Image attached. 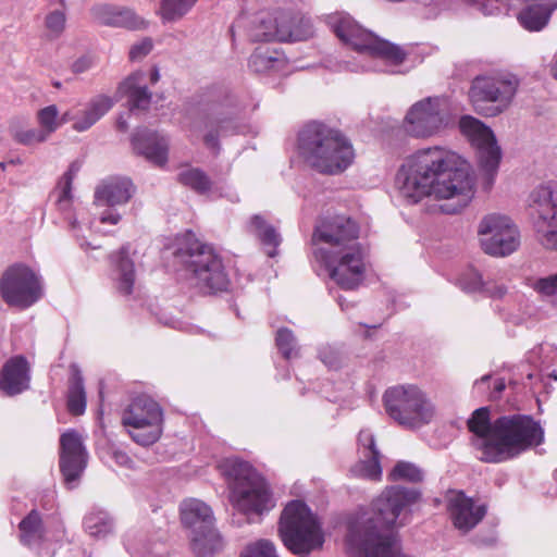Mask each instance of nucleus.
Wrapping results in <instances>:
<instances>
[{
	"label": "nucleus",
	"mask_w": 557,
	"mask_h": 557,
	"mask_svg": "<svg viewBox=\"0 0 557 557\" xmlns=\"http://www.w3.org/2000/svg\"><path fill=\"white\" fill-rule=\"evenodd\" d=\"M135 193L133 183L126 177H111L95 190V202L103 206H120L128 202Z\"/></svg>",
	"instance_id": "5701e85b"
},
{
	"label": "nucleus",
	"mask_w": 557,
	"mask_h": 557,
	"mask_svg": "<svg viewBox=\"0 0 557 557\" xmlns=\"http://www.w3.org/2000/svg\"><path fill=\"white\" fill-rule=\"evenodd\" d=\"M447 126L437 97H428L413 103L403 121V131L416 139H429L440 135Z\"/></svg>",
	"instance_id": "2eb2a0df"
},
{
	"label": "nucleus",
	"mask_w": 557,
	"mask_h": 557,
	"mask_svg": "<svg viewBox=\"0 0 557 557\" xmlns=\"http://www.w3.org/2000/svg\"><path fill=\"white\" fill-rule=\"evenodd\" d=\"M86 532L95 539H104L114 531V522L103 510L88 513L84 519Z\"/></svg>",
	"instance_id": "c9c22d12"
},
{
	"label": "nucleus",
	"mask_w": 557,
	"mask_h": 557,
	"mask_svg": "<svg viewBox=\"0 0 557 557\" xmlns=\"http://www.w3.org/2000/svg\"><path fill=\"white\" fill-rule=\"evenodd\" d=\"M152 50V41L149 38H145L139 42L132 46L129 50V59L132 61L141 60Z\"/></svg>",
	"instance_id": "5fc2aeb1"
},
{
	"label": "nucleus",
	"mask_w": 557,
	"mask_h": 557,
	"mask_svg": "<svg viewBox=\"0 0 557 557\" xmlns=\"http://www.w3.org/2000/svg\"><path fill=\"white\" fill-rule=\"evenodd\" d=\"M122 424L135 443L149 446L158 442L162 435L164 412L153 398L139 395L123 410Z\"/></svg>",
	"instance_id": "9b49d317"
},
{
	"label": "nucleus",
	"mask_w": 557,
	"mask_h": 557,
	"mask_svg": "<svg viewBox=\"0 0 557 557\" xmlns=\"http://www.w3.org/2000/svg\"><path fill=\"white\" fill-rule=\"evenodd\" d=\"M134 150L157 165L168 160V140L156 133L140 132L133 137Z\"/></svg>",
	"instance_id": "393cba45"
},
{
	"label": "nucleus",
	"mask_w": 557,
	"mask_h": 557,
	"mask_svg": "<svg viewBox=\"0 0 557 557\" xmlns=\"http://www.w3.org/2000/svg\"><path fill=\"white\" fill-rule=\"evenodd\" d=\"M13 137L17 143L27 146L45 143L49 138L40 128L15 131Z\"/></svg>",
	"instance_id": "8fccbe9b"
},
{
	"label": "nucleus",
	"mask_w": 557,
	"mask_h": 557,
	"mask_svg": "<svg viewBox=\"0 0 557 557\" xmlns=\"http://www.w3.org/2000/svg\"><path fill=\"white\" fill-rule=\"evenodd\" d=\"M488 379H490V376L485 375V376H483V377L481 379V381H482V382H484V381H486V380H488Z\"/></svg>",
	"instance_id": "338daca9"
},
{
	"label": "nucleus",
	"mask_w": 557,
	"mask_h": 557,
	"mask_svg": "<svg viewBox=\"0 0 557 557\" xmlns=\"http://www.w3.org/2000/svg\"><path fill=\"white\" fill-rule=\"evenodd\" d=\"M327 25L344 45L361 54L369 55L375 62L373 65H362L361 70L363 71L389 72V70L381 67L377 62L399 65L406 60L407 53L401 47L377 37L346 13L329 15Z\"/></svg>",
	"instance_id": "20e7f679"
},
{
	"label": "nucleus",
	"mask_w": 557,
	"mask_h": 557,
	"mask_svg": "<svg viewBox=\"0 0 557 557\" xmlns=\"http://www.w3.org/2000/svg\"><path fill=\"white\" fill-rule=\"evenodd\" d=\"M275 26L278 32L287 33V36L276 35L278 41H298L305 40L312 35L309 21L304 20L298 13L293 11L276 10Z\"/></svg>",
	"instance_id": "a878e982"
},
{
	"label": "nucleus",
	"mask_w": 557,
	"mask_h": 557,
	"mask_svg": "<svg viewBox=\"0 0 557 557\" xmlns=\"http://www.w3.org/2000/svg\"><path fill=\"white\" fill-rule=\"evenodd\" d=\"M555 478L557 479V470L555 471Z\"/></svg>",
	"instance_id": "774afa93"
},
{
	"label": "nucleus",
	"mask_w": 557,
	"mask_h": 557,
	"mask_svg": "<svg viewBox=\"0 0 557 557\" xmlns=\"http://www.w3.org/2000/svg\"><path fill=\"white\" fill-rule=\"evenodd\" d=\"M459 128L475 148L480 171L486 176L487 184L492 185L502 160V149L493 131L471 115L460 119Z\"/></svg>",
	"instance_id": "4468645a"
},
{
	"label": "nucleus",
	"mask_w": 557,
	"mask_h": 557,
	"mask_svg": "<svg viewBox=\"0 0 557 557\" xmlns=\"http://www.w3.org/2000/svg\"><path fill=\"white\" fill-rule=\"evenodd\" d=\"M67 408L71 413L75 416L83 414L86 409V393L84 388L83 377L78 370H76L71 379Z\"/></svg>",
	"instance_id": "e433bc0d"
},
{
	"label": "nucleus",
	"mask_w": 557,
	"mask_h": 557,
	"mask_svg": "<svg viewBox=\"0 0 557 557\" xmlns=\"http://www.w3.org/2000/svg\"><path fill=\"white\" fill-rule=\"evenodd\" d=\"M0 290L8 305L20 308H27L41 297L39 277L24 264H14L2 274Z\"/></svg>",
	"instance_id": "dca6fc26"
},
{
	"label": "nucleus",
	"mask_w": 557,
	"mask_h": 557,
	"mask_svg": "<svg viewBox=\"0 0 557 557\" xmlns=\"http://www.w3.org/2000/svg\"><path fill=\"white\" fill-rule=\"evenodd\" d=\"M60 468L67 484L77 480L87 462V453L82 436L71 430L61 435Z\"/></svg>",
	"instance_id": "a211bd4d"
},
{
	"label": "nucleus",
	"mask_w": 557,
	"mask_h": 557,
	"mask_svg": "<svg viewBox=\"0 0 557 557\" xmlns=\"http://www.w3.org/2000/svg\"><path fill=\"white\" fill-rule=\"evenodd\" d=\"M190 548L197 557H213L224 548V541L215 528L188 534Z\"/></svg>",
	"instance_id": "473e14b6"
},
{
	"label": "nucleus",
	"mask_w": 557,
	"mask_h": 557,
	"mask_svg": "<svg viewBox=\"0 0 557 557\" xmlns=\"http://www.w3.org/2000/svg\"><path fill=\"white\" fill-rule=\"evenodd\" d=\"M358 237V224L345 215L324 220L313 233V242L323 244L315 250V258L323 262L329 276L344 289H355L363 281L364 252Z\"/></svg>",
	"instance_id": "f03ea898"
},
{
	"label": "nucleus",
	"mask_w": 557,
	"mask_h": 557,
	"mask_svg": "<svg viewBox=\"0 0 557 557\" xmlns=\"http://www.w3.org/2000/svg\"><path fill=\"white\" fill-rule=\"evenodd\" d=\"M76 120H77V112L73 113L72 111L67 110L62 115L59 114L60 126L67 122H73V124H74Z\"/></svg>",
	"instance_id": "13d9d810"
},
{
	"label": "nucleus",
	"mask_w": 557,
	"mask_h": 557,
	"mask_svg": "<svg viewBox=\"0 0 557 557\" xmlns=\"http://www.w3.org/2000/svg\"><path fill=\"white\" fill-rule=\"evenodd\" d=\"M447 510L454 527L463 533L475 528L486 515L485 505L476 504L461 491L448 493Z\"/></svg>",
	"instance_id": "f3484780"
},
{
	"label": "nucleus",
	"mask_w": 557,
	"mask_h": 557,
	"mask_svg": "<svg viewBox=\"0 0 557 557\" xmlns=\"http://www.w3.org/2000/svg\"><path fill=\"white\" fill-rule=\"evenodd\" d=\"M395 184L411 202L426 196L443 200L440 208L447 214L460 212L474 196V178L468 165L443 146L422 148L408 156L397 171Z\"/></svg>",
	"instance_id": "f257e3e1"
},
{
	"label": "nucleus",
	"mask_w": 557,
	"mask_h": 557,
	"mask_svg": "<svg viewBox=\"0 0 557 557\" xmlns=\"http://www.w3.org/2000/svg\"><path fill=\"white\" fill-rule=\"evenodd\" d=\"M222 474L228 481L230 502L244 515H262L274 507L269 485L248 462L226 458L220 463Z\"/></svg>",
	"instance_id": "423d86ee"
},
{
	"label": "nucleus",
	"mask_w": 557,
	"mask_h": 557,
	"mask_svg": "<svg viewBox=\"0 0 557 557\" xmlns=\"http://www.w3.org/2000/svg\"><path fill=\"white\" fill-rule=\"evenodd\" d=\"M249 67L256 73H281L287 67V59L276 50L260 47L251 54Z\"/></svg>",
	"instance_id": "7c9ffc66"
},
{
	"label": "nucleus",
	"mask_w": 557,
	"mask_h": 557,
	"mask_svg": "<svg viewBox=\"0 0 557 557\" xmlns=\"http://www.w3.org/2000/svg\"><path fill=\"white\" fill-rule=\"evenodd\" d=\"M549 73L555 79H557V52L549 64Z\"/></svg>",
	"instance_id": "bf43d9fd"
},
{
	"label": "nucleus",
	"mask_w": 557,
	"mask_h": 557,
	"mask_svg": "<svg viewBox=\"0 0 557 557\" xmlns=\"http://www.w3.org/2000/svg\"><path fill=\"white\" fill-rule=\"evenodd\" d=\"M92 115L94 114H91L89 109L85 106L84 109L77 112V120L72 124V128L78 133L88 131L98 122V120Z\"/></svg>",
	"instance_id": "864d4df0"
},
{
	"label": "nucleus",
	"mask_w": 557,
	"mask_h": 557,
	"mask_svg": "<svg viewBox=\"0 0 557 557\" xmlns=\"http://www.w3.org/2000/svg\"><path fill=\"white\" fill-rule=\"evenodd\" d=\"M121 220V215L116 212L103 213L100 218L101 223L116 224Z\"/></svg>",
	"instance_id": "4d7b16f0"
},
{
	"label": "nucleus",
	"mask_w": 557,
	"mask_h": 557,
	"mask_svg": "<svg viewBox=\"0 0 557 557\" xmlns=\"http://www.w3.org/2000/svg\"><path fill=\"white\" fill-rule=\"evenodd\" d=\"M278 532L286 548L299 557H307L324 542L317 516L301 500H292L285 506Z\"/></svg>",
	"instance_id": "0eeeda50"
},
{
	"label": "nucleus",
	"mask_w": 557,
	"mask_h": 557,
	"mask_svg": "<svg viewBox=\"0 0 557 557\" xmlns=\"http://www.w3.org/2000/svg\"><path fill=\"white\" fill-rule=\"evenodd\" d=\"M470 5L476 7L484 15H498L502 13L505 4L500 0H466Z\"/></svg>",
	"instance_id": "603ef678"
},
{
	"label": "nucleus",
	"mask_w": 557,
	"mask_h": 557,
	"mask_svg": "<svg viewBox=\"0 0 557 557\" xmlns=\"http://www.w3.org/2000/svg\"><path fill=\"white\" fill-rule=\"evenodd\" d=\"M338 305L341 306L342 310H344V311H346L349 308V306H350L342 297L338 298Z\"/></svg>",
	"instance_id": "69168bd1"
},
{
	"label": "nucleus",
	"mask_w": 557,
	"mask_h": 557,
	"mask_svg": "<svg viewBox=\"0 0 557 557\" xmlns=\"http://www.w3.org/2000/svg\"><path fill=\"white\" fill-rule=\"evenodd\" d=\"M182 523L189 530L188 534L214 528L211 508L199 499H188L181 505Z\"/></svg>",
	"instance_id": "b1692460"
},
{
	"label": "nucleus",
	"mask_w": 557,
	"mask_h": 557,
	"mask_svg": "<svg viewBox=\"0 0 557 557\" xmlns=\"http://www.w3.org/2000/svg\"><path fill=\"white\" fill-rule=\"evenodd\" d=\"M556 9L555 3H531L519 11L517 20L525 30L541 32L548 25Z\"/></svg>",
	"instance_id": "c85d7f7f"
},
{
	"label": "nucleus",
	"mask_w": 557,
	"mask_h": 557,
	"mask_svg": "<svg viewBox=\"0 0 557 557\" xmlns=\"http://www.w3.org/2000/svg\"><path fill=\"white\" fill-rule=\"evenodd\" d=\"M91 64L92 62L90 58L83 57L73 63L72 69L74 73H83L89 70L91 67Z\"/></svg>",
	"instance_id": "6e6d98bb"
},
{
	"label": "nucleus",
	"mask_w": 557,
	"mask_h": 557,
	"mask_svg": "<svg viewBox=\"0 0 557 557\" xmlns=\"http://www.w3.org/2000/svg\"><path fill=\"white\" fill-rule=\"evenodd\" d=\"M116 126L122 132H125L128 128L127 122L122 116L117 119Z\"/></svg>",
	"instance_id": "052dcab7"
},
{
	"label": "nucleus",
	"mask_w": 557,
	"mask_h": 557,
	"mask_svg": "<svg viewBox=\"0 0 557 557\" xmlns=\"http://www.w3.org/2000/svg\"><path fill=\"white\" fill-rule=\"evenodd\" d=\"M468 429L475 435L473 445L478 450L481 451V457H484L483 444L488 442H495L494 437V422L490 419V409L487 407H481L474 410L469 418Z\"/></svg>",
	"instance_id": "c756f323"
},
{
	"label": "nucleus",
	"mask_w": 557,
	"mask_h": 557,
	"mask_svg": "<svg viewBox=\"0 0 557 557\" xmlns=\"http://www.w3.org/2000/svg\"><path fill=\"white\" fill-rule=\"evenodd\" d=\"M276 345L286 359L297 356L296 339L290 330L283 327L277 331Z\"/></svg>",
	"instance_id": "49530a36"
},
{
	"label": "nucleus",
	"mask_w": 557,
	"mask_h": 557,
	"mask_svg": "<svg viewBox=\"0 0 557 557\" xmlns=\"http://www.w3.org/2000/svg\"><path fill=\"white\" fill-rule=\"evenodd\" d=\"M115 100L112 97L101 94L92 97L86 103V107L89 109L90 113L94 114L92 116L99 121L112 109Z\"/></svg>",
	"instance_id": "09e8293b"
},
{
	"label": "nucleus",
	"mask_w": 557,
	"mask_h": 557,
	"mask_svg": "<svg viewBox=\"0 0 557 557\" xmlns=\"http://www.w3.org/2000/svg\"><path fill=\"white\" fill-rule=\"evenodd\" d=\"M495 442L483 444L484 462H503L512 459L527 449L540 445L544 431L539 422L529 416H504L494 421Z\"/></svg>",
	"instance_id": "39448f33"
},
{
	"label": "nucleus",
	"mask_w": 557,
	"mask_h": 557,
	"mask_svg": "<svg viewBox=\"0 0 557 557\" xmlns=\"http://www.w3.org/2000/svg\"><path fill=\"white\" fill-rule=\"evenodd\" d=\"M198 0H162L161 17L166 22H176L185 16Z\"/></svg>",
	"instance_id": "58836bf2"
},
{
	"label": "nucleus",
	"mask_w": 557,
	"mask_h": 557,
	"mask_svg": "<svg viewBox=\"0 0 557 557\" xmlns=\"http://www.w3.org/2000/svg\"><path fill=\"white\" fill-rule=\"evenodd\" d=\"M494 388H495L496 393H498V394H499V393H502V392L505 389V383H504V381H498V382H496V384H495V387H494Z\"/></svg>",
	"instance_id": "e2e57ef3"
},
{
	"label": "nucleus",
	"mask_w": 557,
	"mask_h": 557,
	"mask_svg": "<svg viewBox=\"0 0 557 557\" xmlns=\"http://www.w3.org/2000/svg\"><path fill=\"white\" fill-rule=\"evenodd\" d=\"M160 79L159 70L154 67L150 74L151 84H156Z\"/></svg>",
	"instance_id": "680f3d73"
},
{
	"label": "nucleus",
	"mask_w": 557,
	"mask_h": 557,
	"mask_svg": "<svg viewBox=\"0 0 557 557\" xmlns=\"http://www.w3.org/2000/svg\"><path fill=\"white\" fill-rule=\"evenodd\" d=\"M388 479L391 481L420 482L423 479V473L421 469L411 462L398 461L388 474Z\"/></svg>",
	"instance_id": "37998d69"
},
{
	"label": "nucleus",
	"mask_w": 557,
	"mask_h": 557,
	"mask_svg": "<svg viewBox=\"0 0 557 557\" xmlns=\"http://www.w3.org/2000/svg\"><path fill=\"white\" fill-rule=\"evenodd\" d=\"M360 460L355 463L350 473L356 478L379 481L382 478L381 453L376 448L374 435L370 430H361L358 435Z\"/></svg>",
	"instance_id": "6ab92c4d"
},
{
	"label": "nucleus",
	"mask_w": 557,
	"mask_h": 557,
	"mask_svg": "<svg viewBox=\"0 0 557 557\" xmlns=\"http://www.w3.org/2000/svg\"><path fill=\"white\" fill-rule=\"evenodd\" d=\"M29 387V368L22 356L11 358L0 372V389L14 396Z\"/></svg>",
	"instance_id": "412c9836"
},
{
	"label": "nucleus",
	"mask_w": 557,
	"mask_h": 557,
	"mask_svg": "<svg viewBox=\"0 0 557 557\" xmlns=\"http://www.w3.org/2000/svg\"><path fill=\"white\" fill-rule=\"evenodd\" d=\"M247 230L256 236L265 247L269 257H275L282 238L276 228L271 225L263 215L255 214L250 218Z\"/></svg>",
	"instance_id": "2f4dec72"
},
{
	"label": "nucleus",
	"mask_w": 557,
	"mask_h": 557,
	"mask_svg": "<svg viewBox=\"0 0 557 557\" xmlns=\"http://www.w3.org/2000/svg\"><path fill=\"white\" fill-rule=\"evenodd\" d=\"M145 78L146 74L138 71L129 75L119 86V91L128 97L131 110H147L150 104L151 94L147 89Z\"/></svg>",
	"instance_id": "cd10ccee"
},
{
	"label": "nucleus",
	"mask_w": 557,
	"mask_h": 557,
	"mask_svg": "<svg viewBox=\"0 0 557 557\" xmlns=\"http://www.w3.org/2000/svg\"><path fill=\"white\" fill-rule=\"evenodd\" d=\"M476 233L481 249L492 257H507L520 246L518 226L505 214L484 215L478 224Z\"/></svg>",
	"instance_id": "ddd939ff"
},
{
	"label": "nucleus",
	"mask_w": 557,
	"mask_h": 557,
	"mask_svg": "<svg viewBox=\"0 0 557 557\" xmlns=\"http://www.w3.org/2000/svg\"><path fill=\"white\" fill-rule=\"evenodd\" d=\"M457 285L466 293L484 292L492 297H500L506 289L503 285H492L483 282L481 274L474 268L466 269L458 277Z\"/></svg>",
	"instance_id": "72a5a7b5"
},
{
	"label": "nucleus",
	"mask_w": 557,
	"mask_h": 557,
	"mask_svg": "<svg viewBox=\"0 0 557 557\" xmlns=\"http://www.w3.org/2000/svg\"><path fill=\"white\" fill-rule=\"evenodd\" d=\"M40 129L50 137L60 127L59 109L55 104L47 106L37 112Z\"/></svg>",
	"instance_id": "c03bdc74"
},
{
	"label": "nucleus",
	"mask_w": 557,
	"mask_h": 557,
	"mask_svg": "<svg viewBox=\"0 0 557 557\" xmlns=\"http://www.w3.org/2000/svg\"><path fill=\"white\" fill-rule=\"evenodd\" d=\"M180 182L194 189L199 194H203L210 189L211 182L208 176L199 169H186L178 174Z\"/></svg>",
	"instance_id": "a19ab883"
},
{
	"label": "nucleus",
	"mask_w": 557,
	"mask_h": 557,
	"mask_svg": "<svg viewBox=\"0 0 557 557\" xmlns=\"http://www.w3.org/2000/svg\"><path fill=\"white\" fill-rule=\"evenodd\" d=\"M532 288L542 296L557 295V271L553 274L539 277L532 283Z\"/></svg>",
	"instance_id": "3c124183"
},
{
	"label": "nucleus",
	"mask_w": 557,
	"mask_h": 557,
	"mask_svg": "<svg viewBox=\"0 0 557 557\" xmlns=\"http://www.w3.org/2000/svg\"><path fill=\"white\" fill-rule=\"evenodd\" d=\"M383 400L388 416L408 428L428 424L435 416L432 400L417 385L391 387L385 392Z\"/></svg>",
	"instance_id": "1a4fd4ad"
},
{
	"label": "nucleus",
	"mask_w": 557,
	"mask_h": 557,
	"mask_svg": "<svg viewBox=\"0 0 557 557\" xmlns=\"http://www.w3.org/2000/svg\"><path fill=\"white\" fill-rule=\"evenodd\" d=\"M298 147L306 163L322 174H341L355 159L350 141L339 131L319 122L308 123L300 131Z\"/></svg>",
	"instance_id": "7ed1b4c3"
},
{
	"label": "nucleus",
	"mask_w": 557,
	"mask_h": 557,
	"mask_svg": "<svg viewBox=\"0 0 557 557\" xmlns=\"http://www.w3.org/2000/svg\"><path fill=\"white\" fill-rule=\"evenodd\" d=\"M116 461L120 463H124L128 461V457L125 454H116L115 455Z\"/></svg>",
	"instance_id": "0e129e2a"
},
{
	"label": "nucleus",
	"mask_w": 557,
	"mask_h": 557,
	"mask_svg": "<svg viewBox=\"0 0 557 557\" xmlns=\"http://www.w3.org/2000/svg\"><path fill=\"white\" fill-rule=\"evenodd\" d=\"M91 12L96 21L108 26L144 29L148 24L143 17L127 8L99 4L94 7Z\"/></svg>",
	"instance_id": "4be33fe9"
},
{
	"label": "nucleus",
	"mask_w": 557,
	"mask_h": 557,
	"mask_svg": "<svg viewBox=\"0 0 557 557\" xmlns=\"http://www.w3.org/2000/svg\"><path fill=\"white\" fill-rule=\"evenodd\" d=\"M528 202L536 214L533 226L539 242L546 249L557 251V180L534 187Z\"/></svg>",
	"instance_id": "f8f14e48"
},
{
	"label": "nucleus",
	"mask_w": 557,
	"mask_h": 557,
	"mask_svg": "<svg viewBox=\"0 0 557 557\" xmlns=\"http://www.w3.org/2000/svg\"><path fill=\"white\" fill-rule=\"evenodd\" d=\"M519 82L515 75L495 73L476 76L469 89L474 111L483 116H496L510 106Z\"/></svg>",
	"instance_id": "9d476101"
},
{
	"label": "nucleus",
	"mask_w": 557,
	"mask_h": 557,
	"mask_svg": "<svg viewBox=\"0 0 557 557\" xmlns=\"http://www.w3.org/2000/svg\"><path fill=\"white\" fill-rule=\"evenodd\" d=\"M115 100L112 97L101 94L92 97L86 103V107L89 109L90 113L94 114L92 116L99 121L112 109Z\"/></svg>",
	"instance_id": "de8ad7c7"
},
{
	"label": "nucleus",
	"mask_w": 557,
	"mask_h": 557,
	"mask_svg": "<svg viewBox=\"0 0 557 557\" xmlns=\"http://www.w3.org/2000/svg\"><path fill=\"white\" fill-rule=\"evenodd\" d=\"M112 278L120 294L129 295L135 284L134 261L124 249L111 256Z\"/></svg>",
	"instance_id": "bb28decb"
},
{
	"label": "nucleus",
	"mask_w": 557,
	"mask_h": 557,
	"mask_svg": "<svg viewBox=\"0 0 557 557\" xmlns=\"http://www.w3.org/2000/svg\"><path fill=\"white\" fill-rule=\"evenodd\" d=\"M21 541L25 545H34L42 537V523L39 513L32 510L21 522Z\"/></svg>",
	"instance_id": "4c0bfd02"
},
{
	"label": "nucleus",
	"mask_w": 557,
	"mask_h": 557,
	"mask_svg": "<svg viewBox=\"0 0 557 557\" xmlns=\"http://www.w3.org/2000/svg\"><path fill=\"white\" fill-rule=\"evenodd\" d=\"M60 8L50 11L45 16V28L51 38L60 37L66 26V1L58 0Z\"/></svg>",
	"instance_id": "ea45409f"
},
{
	"label": "nucleus",
	"mask_w": 557,
	"mask_h": 557,
	"mask_svg": "<svg viewBox=\"0 0 557 557\" xmlns=\"http://www.w3.org/2000/svg\"><path fill=\"white\" fill-rule=\"evenodd\" d=\"M77 172L75 165H71L70 169L63 174L58 189L57 206L60 211H67L72 206V182Z\"/></svg>",
	"instance_id": "79ce46f5"
},
{
	"label": "nucleus",
	"mask_w": 557,
	"mask_h": 557,
	"mask_svg": "<svg viewBox=\"0 0 557 557\" xmlns=\"http://www.w3.org/2000/svg\"><path fill=\"white\" fill-rule=\"evenodd\" d=\"M276 11L259 13L250 27V37L256 41H271L276 40V35L287 36L286 32H278L275 23Z\"/></svg>",
	"instance_id": "f704fd0d"
},
{
	"label": "nucleus",
	"mask_w": 557,
	"mask_h": 557,
	"mask_svg": "<svg viewBox=\"0 0 557 557\" xmlns=\"http://www.w3.org/2000/svg\"><path fill=\"white\" fill-rule=\"evenodd\" d=\"M240 123L236 115L214 112L207 116L203 124V144L215 154L220 152V140L240 132Z\"/></svg>",
	"instance_id": "aec40b11"
},
{
	"label": "nucleus",
	"mask_w": 557,
	"mask_h": 557,
	"mask_svg": "<svg viewBox=\"0 0 557 557\" xmlns=\"http://www.w3.org/2000/svg\"><path fill=\"white\" fill-rule=\"evenodd\" d=\"M175 258L184 267L190 284L202 292L223 290L227 287L228 278L222 260L212 247L194 243L190 247L177 249Z\"/></svg>",
	"instance_id": "6e6552de"
},
{
	"label": "nucleus",
	"mask_w": 557,
	"mask_h": 557,
	"mask_svg": "<svg viewBox=\"0 0 557 557\" xmlns=\"http://www.w3.org/2000/svg\"><path fill=\"white\" fill-rule=\"evenodd\" d=\"M239 557H278L275 545L265 539L248 543L240 552Z\"/></svg>",
	"instance_id": "a18cd8bd"
}]
</instances>
